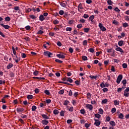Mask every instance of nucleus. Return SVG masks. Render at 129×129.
<instances>
[{"label":"nucleus","instance_id":"nucleus-1","mask_svg":"<svg viewBox=\"0 0 129 129\" xmlns=\"http://www.w3.org/2000/svg\"><path fill=\"white\" fill-rule=\"evenodd\" d=\"M122 80V75H119L117 78L116 83L117 84H119V83H120V81H121Z\"/></svg>","mask_w":129,"mask_h":129},{"label":"nucleus","instance_id":"nucleus-2","mask_svg":"<svg viewBox=\"0 0 129 129\" xmlns=\"http://www.w3.org/2000/svg\"><path fill=\"white\" fill-rule=\"evenodd\" d=\"M99 27L101 29V31H102L103 32H104V31H106V28L102 25V24L99 23Z\"/></svg>","mask_w":129,"mask_h":129},{"label":"nucleus","instance_id":"nucleus-3","mask_svg":"<svg viewBox=\"0 0 129 129\" xmlns=\"http://www.w3.org/2000/svg\"><path fill=\"white\" fill-rule=\"evenodd\" d=\"M86 107L87 108H88L89 109H90V110H92V109H93V107L92 106V105L88 104L86 105Z\"/></svg>","mask_w":129,"mask_h":129},{"label":"nucleus","instance_id":"nucleus-4","mask_svg":"<svg viewBox=\"0 0 129 129\" xmlns=\"http://www.w3.org/2000/svg\"><path fill=\"white\" fill-rule=\"evenodd\" d=\"M57 57H58V58H60L61 59H64L65 58V56L63 54H58L56 55Z\"/></svg>","mask_w":129,"mask_h":129},{"label":"nucleus","instance_id":"nucleus-5","mask_svg":"<svg viewBox=\"0 0 129 129\" xmlns=\"http://www.w3.org/2000/svg\"><path fill=\"white\" fill-rule=\"evenodd\" d=\"M117 47V48H115V50L116 51H119V52H121V53H123V50H122V49L120 47H118V46H116Z\"/></svg>","mask_w":129,"mask_h":129},{"label":"nucleus","instance_id":"nucleus-6","mask_svg":"<svg viewBox=\"0 0 129 129\" xmlns=\"http://www.w3.org/2000/svg\"><path fill=\"white\" fill-rule=\"evenodd\" d=\"M124 96H125V97H128L129 93L128 92H126V90L124 91V94H123Z\"/></svg>","mask_w":129,"mask_h":129},{"label":"nucleus","instance_id":"nucleus-7","mask_svg":"<svg viewBox=\"0 0 129 129\" xmlns=\"http://www.w3.org/2000/svg\"><path fill=\"white\" fill-rule=\"evenodd\" d=\"M42 123H43V124H45V125H47V124H48V123H49V121H48L47 120H43L42 121Z\"/></svg>","mask_w":129,"mask_h":129},{"label":"nucleus","instance_id":"nucleus-8","mask_svg":"<svg viewBox=\"0 0 129 129\" xmlns=\"http://www.w3.org/2000/svg\"><path fill=\"white\" fill-rule=\"evenodd\" d=\"M2 27H3L4 28H5V29H10V26L9 25H6L5 24H1Z\"/></svg>","mask_w":129,"mask_h":129},{"label":"nucleus","instance_id":"nucleus-9","mask_svg":"<svg viewBox=\"0 0 129 129\" xmlns=\"http://www.w3.org/2000/svg\"><path fill=\"white\" fill-rule=\"evenodd\" d=\"M33 79H38L39 80H44L45 79V78L34 77H33Z\"/></svg>","mask_w":129,"mask_h":129},{"label":"nucleus","instance_id":"nucleus-10","mask_svg":"<svg viewBox=\"0 0 129 129\" xmlns=\"http://www.w3.org/2000/svg\"><path fill=\"white\" fill-rule=\"evenodd\" d=\"M42 117L45 118V119H49V117L46 114H42Z\"/></svg>","mask_w":129,"mask_h":129},{"label":"nucleus","instance_id":"nucleus-11","mask_svg":"<svg viewBox=\"0 0 129 129\" xmlns=\"http://www.w3.org/2000/svg\"><path fill=\"white\" fill-rule=\"evenodd\" d=\"M114 105H119V101H117V100L114 101Z\"/></svg>","mask_w":129,"mask_h":129},{"label":"nucleus","instance_id":"nucleus-12","mask_svg":"<svg viewBox=\"0 0 129 129\" xmlns=\"http://www.w3.org/2000/svg\"><path fill=\"white\" fill-rule=\"evenodd\" d=\"M13 66H14L13 63H9V65L7 66V69H11Z\"/></svg>","mask_w":129,"mask_h":129},{"label":"nucleus","instance_id":"nucleus-13","mask_svg":"<svg viewBox=\"0 0 129 129\" xmlns=\"http://www.w3.org/2000/svg\"><path fill=\"white\" fill-rule=\"evenodd\" d=\"M123 44V41L122 40L119 41L118 43V45H119V46H122Z\"/></svg>","mask_w":129,"mask_h":129},{"label":"nucleus","instance_id":"nucleus-14","mask_svg":"<svg viewBox=\"0 0 129 129\" xmlns=\"http://www.w3.org/2000/svg\"><path fill=\"white\" fill-rule=\"evenodd\" d=\"M67 81L70 82V83H72V82H73V80H72L70 78H68V79H67Z\"/></svg>","mask_w":129,"mask_h":129},{"label":"nucleus","instance_id":"nucleus-15","mask_svg":"<svg viewBox=\"0 0 129 129\" xmlns=\"http://www.w3.org/2000/svg\"><path fill=\"white\" fill-rule=\"evenodd\" d=\"M33 97H34V96L32 95H27V98L28 99H33Z\"/></svg>","mask_w":129,"mask_h":129},{"label":"nucleus","instance_id":"nucleus-16","mask_svg":"<svg viewBox=\"0 0 129 129\" xmlns=\"http://www.w3.org/2000/svg\"><path fill=\"white\" fill-rule=\"evenodd\" d=\"M94 124H95L96 126H99V125H100V121H98L97 122H95L94 123Z\"/></svg>","mask_w":129,"mask_h":129},{"label":"nucleus","instance_id":"nucleus-17","mask_svg":"<svg viewBox=\"0 0 129 129\" xmlns=\"http://www.w3.org/2000/svg\"><path fill=\"white\" fill-rule=\"evenodd\" d=\"M24 108H17V111H18V112L24 111Z\"/></svg>","mask_w":129,"mask_h":129},{"label":"nucleus","instance_id":"nucleus-18","mask_svg":"<svg viewBox=\"0 0 129 129\" xmlns=\"http://www.w3.org/2000/svg\"><path fill=\"white\" fill-rule=\"evenodd\" d=\"M82 59L83 60V61H86V60H87V56L83 55Z\"/></svg>","mask_w":129,"mask_h":129},{"label":"nucleus","instance_id":"nucleus-19","mask_svg":"<svg viewBox=\"0 0 129 129\" xmlns=\"http://www.w3.org/2000/svg\"><path fill=\"white\" fill-rule=\"evenodd\" d=\"M89 77L90 78H91V79H96V78H97V76H90Z\"/></svg>","mask_w":129,"mask_h":129},{"label":"nucleus","instance_id":"nucleus-20","mask_svg":"<svg viewBox=\"0 0 129 129\" xmlns=\"http://www.w3.org/2000/svg\"><path fill=\"white\" fill-rule=\"evenodd\" d=\"M39 20L40 21H44V16L42 15H40L39 17Z\"/></svg>","mask_w":129,"mask_h":129},{"label":"nucleus","instance_id":"nucleus-21","mask_svg":"<svg viewBox=\"0 0 129 129\" xmlns=\"http://www.w3.org/2000/svg\"><path fill=\"white\" fill-rule=\"evenodd\" d=\"M53 113L54 114H58V113H59V111H58L57 109H54L53 110Z\"/></svg>","mask_w":129,"mask_h":129},{"label":"nucleus","instance_id":"nucleus-22","mask_svg":"<svg viewBox=\"0 0 129 129\" xmlns=\"http://www.w3.org/2000/svg\"><path fill=\"white\" fill-rule=\"evenodd\" d=\"M68 104H69V101L65 100L64 101L63 105H68Z\"/></svg>","mask_w":129,"mask_h":129},{"label":"nucleus","instance_id":"nucleus-23","mask_svg":"<svg viewBox=\"0 0 129 129\" xmlns=\"http://www.w3.org/2000/svg\"><path fill=\"white\" fill-rule=\"evenodd\" d=\"M44 93H45V94H46L47 95H50V92L48 90H45L44 91Z\"/></svg>","mask_w":129,"mask_h":129},{"label":"nucleus","instance_id":"nucleus-24","mask_svg":"<svg viewBox=\"0 0 129 129\" xmlns=\"http://www.w3.org/2000/svg\"><path fill=\"white\" fill-rule=\"evenodd\" d=\"M34 75H35V76H37V75H38V74H39V71H35L33 73Z\"/></svg>","mask_w":129,"mask_h":129},{"label":"nucleus","instance_id":"nucleus-25","mask_svg":"<svg viewBox=\"0 0 129 129\" xmlns=\"http://www.w3.org/2000/svg\"><path fill=\"white\" fill-rule=\"evenodd\" d=\"M90 30V28H84V32L85 33H88Z\"/></svg>","mask_w":129,"mask_h":129},{"label":"nucleus","instance_id":"nucleus-26","mask_svg":"<svg viewBox=\"0 0 129 129\" xmlns=\"http://www.w3.org/2000/svg\"><path fill=\"white\" fill-rule=\"evenodd\" d=\"M106 102H107V99H105L102 100V104H105L106 103Z\"/></svg>","mask_w":129,"mask_h":129},{"label":"nucleus","instance_id":"nucleus-27","mask_svg":"<svg viewBox=\"0 0 129 129\" xmlns=\"http://www.w3.org/2000/svg\"><path fill=\"white\" fill-rule=\"evenodd\" d=\"M93 19H94V15H92L91 16H90L89 18V21H92L93 20Z\"/></svg>","mask_w":129,"mask_h":129},{"label":"nucleus","instance_id":"nucleus-28","mask_svg":"<svg viewBox=\"0 0 129 129\" xmlns=\"http://www.w3.org/2000/svg\"><path fill=\"white\" fill-rule=\"evenodd\" d=\"M36 109H37V107H36V106H33L32 107V111H35V110H36Z\"/></svg>","mask_w":129,"mask_h":129},{"label":"nucleus","instance_id":"nucleus-29","mask_svg":"<svg viewBox=\"0 0 129 129\" xmlns=\"http://www.w3.org/2000/svg\"><path fill=\"white\" fill-rule=\"evenodd\" d=\"M95 117H97V118H100L101 117V115L99 114H95Z\"/></svg>","mask_w":129,"mask_h":129},{"label":"nucleus","instance_id":"nucleus-30","mask_svg":"<svg viewBox=\"0 0 129 129\" xmlns=\"http://www.w3.org/2000/svg\"><path fill=\"white\" fill-rule=\"evenodd\" d=\"M64 113H65V111H61L60 112V115L61 116H64Z\"/></svg>","mask_w":129,"mask_h":129},{"label":"nucleus","instance_id":"nucleus-31","mask_svg":"<svg viewBox=\"0 0 129 129\" xmlns=\"http://www.w3.org/2000/svg\"><path fill=\"white\" fill-rule=\"evenodd\" d=\"M49 52L48 51H46L43 53V55H44V56H48Z\"/></svg>","mask_w":129,"mask_h":129},{"label":"nucleus","instance_id":"nucleus-32","mask_svg":"<svg viewBox=\"0 0 129 129\" xmlns=\"http://www.w3.org/2000/svg\"><path fill=\"white\" fill-rule=\"evenodd\" d=\"M30 17L31 18V19H32L33 20H35L37 17H36L35 16L33 15H31L30 16Z\"/></svg>","mask_w":129,"mask_h":129},{"label":"nucleus","instance_id":"nucleus-33","mask_svg":"<svg viewBox=\"0 0 129 129\" xmlns=\"http://www.w3.org/2000/svg\"><path fill=\"white\" fill-rule=\"evenodd\" d=\"M5 21H6L7 22H10V21H11V18L7 17L5 18Z\"/></svg>","mask_w":129,"mask_h":129},{"label":"nucleus","instance_id":"nucleus-34","mask_svg":"<svg viewBox=\"0 0 129 129\" xmlns=\"http://www.w3.org/2000/svg\"><path fill=\"white\" fill-rule=\"evenodd\" d=\"M116 111V109L115 108H113L111 110L112 113H114Z\"/></svg>","mask_w":129,"mask_h":129},{"label":"nucleus","instance_id":"nucleus-35","mask_svg":"<svg viewBox=\"0 0 129 129\" xmlns=\"http://www.w3.org/2000/svg\"><path fill=\"white\" fill-rule=\"evenodd\" d=\"M66 31H69V32H71V31H72V28L71 27H67L66 28Z\"/></svg>","mask_w":129,"mask_h":129},{"label":"nucleus","instance_id":"nucleus-36","mask_svg":"<svg viewBox=\"0 0 129 129\" xmlns=\"http://www.w3.org/2000/svg\"><path fill=\"white\" fill-rule=\"evenodd\" d=\"M109 86V84H108L107 83H106L105 84H103V87H108Z\"/></svg>","mask_w":129,"mask_h":129},{"label":"nucleus","instance_id":"nucleus-37","mask_svg":"<svg viewBox=\"0 0 129 129\" xmlns=\"http://www.w3.org/2000/svg\"><path fill=\"white\" fill-rule=\"evenodd\" d=\"M110 124H111V125H115V122L113 121H111L110 122Z\"/></svg>","mask_w":129,"mask_h":129},{"label":"nucleus","instance_id":"nucleus-38","mask_svg":"<svg viewBox=\"0 0 129 129\" xmlns=\"http://www.w3.org/2000/svg\"><path fill=\"white\" fill-rule=\"evenodd\" d=\"M59 15H60L61 16H62V15H64V11L63 10H60L59 12Z\"/></svg>","mask_w":129,"mask_h":129},{"label":"nucleus","instance_id":"nucleus-39","mask_svg":"<svg viewBox=\"0 0 129 129\" xmlns=\"http://www.w3.org/2000/svg\"><path fill=\"white\" fill-rule=\"evenodd\" d=\"M78 9H80L81 10H83V8H82V4H80L78 6Z\"/></svg>","mask_w":129,"mask_h":129},{"label":"nucleus","instance_id":"nucleus-40","mask_svg":"<svg viewBox=\"0 0 129 129\" xmlns=\"http://www.w3.org/2000/svg\"><path fill=\"white\" fill-rule=\"evenodd\" d=\"M12 50L13 54H14V55H16V49H15V47L14 46H12Z\"/></svg>","mask_w":129,"mask_h":129},{"label":"nucleus","instance_id":"nucleus-41","mask_svg":"<svg viewBox=\"0 0 129 129\" xmlns=\"http://www.w3.org/2000/svg\"><path fill=\"white\" fill-rule=\"evenodd\" d=\"M122 66L123 68H127V64L126 63H123Z\"/></svg>","mask_w":129,"mask_h":129},{"label":"nucleus","instance_id":"nucleus-42","mask_svg":"<svg viewBox=\"0 0 129 129\" xmlns=\"http://www.w3.org/2000/svg\"><path fill=\"white\" fill-rule=\"evenodd\" d=\"M128 26V24H127V23H123V27H124V28H126V27Z\"/></svg>","mask_w":129,"mask_h":129},{"label":"nucleus","instance_id":"nucleus-43","mask_svg":"<svg viewBox=\"0 0 129 129\" xmlns=\"http://www.w3.org/2000/svg\"><path fill=\"white\" fill-rule=\"evenodd\" d=\"M99 113H100V114H103V110H102V109L100 108L99 109Z\"/></svg>","mask_w":129,"mask_h":129},{"label":"nucleus","instance_id":"nucleus-44","mask_svg":"<svg viewBox=\"0 0 129 129\" xmlns=\"http://www.w3.org/2000/svg\"><path fill=\"white\" fill-rule=\"evenodd\" d=\"M60 6H61V7H63V8L66 7V4H65V3H60Z\"/></svg>","mask_w":129,"mask_h":129},{"label":"nucleus","instance_id":"nucleus-45","mask_svg":"<svg viewBox=\"0 0 129 129\" xmlns=\"http://www.w3.org/2000/svg\"><path fill=\"white\" fill-rule=\"evenodd\" d=\"M57 45L58 46V47H61V46H62V43H61V42L58 41L57 42Z\"/></svg>","mask_w":129,"mask_h":129},{"label":"nucleus","instance_id":"nucleus-46","mask_svg":"<svg viewBox=\"0 0 129 129\" xmlns=\"http://www.w3.org/2000/svg\"><path fill=\"white\" fill-rule=\"evenodd\" d=\"M111 70L112 71V72H115V69H114V67L113 66H111Z\"/></svg>","mask_w":129,"mask_h":129},{"label":"nucleus","instance_id":"nucleus-47","mask_svg":"<svg viewBox=\"0 0 129 129\" xmlns=\"http://www.w3.org/2000/svg\"><path fill=\"white\" fill-rule=\"evenodd\" d=\"M80 112H81V113H82V114H84L85 113V110L81 109L80 110Z\"/></svg>","mask_w":129,"mask_h":129},{"label":"nucleus","instance_id":"nucleus-48","mask_svg":"<svg viewBox=\"0 0 129 129\" xmlns=\"http://www.w3.org/2000/svg\"><path fill=\"white\" fill-rule=\"evenodd\" d=\"M122 83L123 85H125L126 84V80H123L122 81Z\"/></svg>","mask_w":129,"mask_h":129},{"label":"nucleus","instance_id":"nucleus-49","mask_svg":"<svg viewBox=\"0 0 129 129\" xmlns=\"http://www.w3.org/2000/svg\"><path fill=\"white\" fill-rule=\"evenodd\" d=\"M77 28L78 29H81V28H82V24H80L79 25H77Z\"/></svg>","mask_w":129,"mask_h":129},{"label":"nucleus","instance_id":"nucleus-50","mask_svg":"<svg viewBox=\"0 0 129 129\" xmlns=\"http://www.w3.org/2000/svg\"><path fill=\"white\" fill-rule=\"evenodd\" d=\"M123 118V114H122V113H120L119 115V118L122 119Z\"/></svg>","mask_w":129,"mask_h":129},{"label":"nucleus","instance_id":"nucleus-51","mask_svg":"<svg viewBox=\"0 0 129 129\" xmlns=\"http://www.w3.org/2000/svg\"><path fill=\"white\" fill-rule=\"evenodd\" d=\"M87 95L88 98H91V94H90V93H88Z\"/></svg>","mask_w":129,"mask_h":129},{"label":"nucleus","instance_id":"nucleus-52","mask_svg":"<svg viewBox=\"0 0 129 129\" xmlns=\"http://www.w3.org/2000/svg\"><path fill=\"white\" fill-rule=\"evenodd\" d=\"M43 33H44V32H43V31L42 30H39L37 34H39V35H42V34H43Z\"/></svg>","mask_w":129,"mask_h":129},{"label":"nucleus","instance_id":"nucleus-53","mask_svg":"<svg viewBox=\"0 0 129 129\" xmlns=\"http://www.w3.org/2000/svg\"><path fill=\"white\" fill-rule=\"evenodd\" d=\"M53 24H54V25H58V24H59V21L57 20H54L53 21Z\"/></svg>","mask_w":129,"mask_h":129},{"label":"nucleus","instance_id":"nucleus-54","mask_svg":"<svg viewBox=\"0 0 129 129\" xmlns=\"http://www.w3.org/2000/svg\"><path fill=\"white\" fill-rule=\"evenodd\" d=\"M55 62H57V63H63V61L59 59H55Z\"/></svg>","mask_w":129,"mask_h":129},{"label":"nucleus","instance_id":"nucleus-55","mask_svg":"<svg viewBox=\"0 0 129 129\" xmlns=\"http://www.w3.org/2000/svg\"><path fill=\"white\" fill-rule=\"evenodd\" d=\"M75 83L77 85H80V82H79V81H76L75 82Z\"/></svg>","mask_w":129,"mask_h":129},{"label":"nucleus","instance_id":"nucleus-56","mask_svg":"<svg viewBox=\"0 0 129 129\" xmlns=\"http://www.w3.org/2000/svg\"><path fill=\"white\" fill-rule=\"evenodd\" d=\"M114 11H115V12H117V13H119V12H120V10L118 9L117 7H116L115 9H114Z\"/></svg>","mask_w":129,"mask_h":129},{"label":"nucleus","instance_id":"nucleus-57","mask_svg":"<svg viewBox=\"0 0 129 129\" xmlns=\"http://www.w3.org/2000/svg\"><path fill=\"white\" fill-rule=\"evenodd\" d=\"M107 4L110 6L112 4V2H111L110 0H108Z\"/></svg>","mask_w":129,"mask_h":129},{"label":"nucleus","instance_id":"nucleus-58","mask_svg":"<svg viewBox=\"0 0 129 129\" xmlns=\"http://www.w3.org/2000/svg\"><path fill=\"white\" fill-rule=\"evenodd\" d=\"M89 51L91 52V53H93L94 52V49L93 48H90L89 49Z\"/></svg>","mask_w":129,"mask_h":129},{"label":"nucleus","instance_id":"nucleus-59","mask_svg":"<svg viewBox=\"0 0 129 129\" xmlns=\"http://www.w3.org/2000/svg\"><path fill=\"white\" fill-rule=\"evenodd\" d=\"M69 50L70 53H73V48H72V47H70Z\"/></svg>","mask_w":129,"mask_h":129},{"label":"nucleus","instance_id":"nucleus-60","mask_svg":"<svg viewBox=\"0 0 129 129\" xmlns=\"http://www.w3.org/2000/svg\"><path fill=\"white\" fill-rule=\"evenodd\" d=\"M86 3H87V4H91V3H92V1H91V0H87L86 1Z\"/></svg>","mask_w":129,"mask_h":129},{"label":"nucleus","instance_id":"nucleus-61","mask_svg":"<svg viewBox=\"0 0 129 129\" xmlns=\"http://www.w3.org/2000/svg\"><path fill=\"white\" fill-rule=\"evenodd\" d=\"M59 94H63L64 93V90H61L59 92Z\"/></svg>","mask_w":129,"mask_h":129},{"label":"nucleus","instance_id":"nucleus-62","mask_svg":"<svg viewBox=\"0 0 129 129\" xmlns=\"http://www.w3.org/2000/svg\"><path fill=\"white\" fill-rule=\"evenodd\" d=\"M34 91H35V93H36V94L39 93V89H38V88L35 89Z\"/></svg>","mask_w":129,"mask_h":129},{"label":"nucleus","instance_id":"nucleus-63","mask_svg":"<svg viewBox=\"0 0 129 129\" xmlns=\"http://www.w3.org/2000/svg\"><path fill=\"white\" fill-rule=\"evenodd\" d=\"M113 24H114V25H115L116 26L117 25V24H118L117 21H116V20H114L113 21Z\"/></svg>","mask_w":129,"mask_h":129},{"label":"nucleus","instance_id":"nucleus-64","mask_svg":"<svg viewBox=\"0 0 129 129\" xmlns=\"http://www.w3.org/2000/svg\"><path fill=\"white\" fill-rule=\"evenodd\" d=\"M22 58H25L26 57V54L25 53H22Z\"/></svg>","mask_w":129,"mask_h":129}]
</instances>
